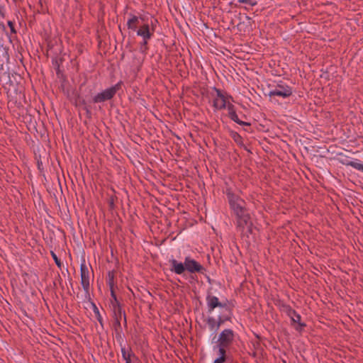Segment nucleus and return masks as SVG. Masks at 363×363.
I'll list each match as a JSON object with an SVG mask.
<instances>
[{
  "mask_svg": "<svg viewBox=\"0 0 363 363\" xmlns=\"http://www.w3.org/2000/svg\"><path fill=\"white\" fill-rule=\"evenodd\" d=\"M109 205H110V206H111V208H113V205H114V199H113V197H111V198L110 199V201H109Z\"/></svg>",
  "mask_w": 363,
  "mask_h": 363,
  "instance_id": "31",
  "label": "nucleus"
},
{
  "mask_svg": "<svg viewBox=\"0 0 363 363\" xmlns=\"http://www.w3.org/2000/svg\"><path fill=\"white\" fill-rule=\"evenodd\" d=\"M8 26H9V28H11V31L12 33H16V30H15V28H14V25H13V23L11 22V21H8Z\"/></svg>",
  "mask_w": 363,
  "mask_h": 363,
  "instance_id": "30",
  "label": "nucleus"
},
{
  "mask_svg": "<svg viewBox=\"0 0 363 363\" xmlns=\"http://www.w3.org/2000/svg\"><path fill=\"white\" fill-rule=\"evenodd\" d=\"M171 264L170 271L174 272L177 274H182L185 272V262L184 263L179 262L175 259L169 260Z\"/></svg>",
  "mask_w": 363,
  "mask_h": 363,
  "instance_id": "12",
  "label": "nucleus"
},
{
  "mask_svg": "<svg viewBox=\"0 0 363 363\" xmlns=\"http://www.w3.org/2000/svg\"><path fill=\"white\" fill-rule=\"evenodd\" d=\"M110 291H111V297L113 298V300L111 301L112 306L120 304L119 301L117 299L116 295L115 294L114 288L113 287L110 288Z\"/></svg>",
  "mask_w": 363,
  "mask_h": 363,
  "instance_id": "26",
  "label": "nucleus"
},
{
  "mask_svg": "<svg viewBox=\"0 0 363 363\" xmlns=\"http://www.w3.org/2000/svg\"><path fill=\"white\" fill-rule=\"evenodd\" d=\"M246 18L247 19V21L250 22V21L251 20V18L249 17V16H246Z\"/></svg>",
  "mask_w": 363,
  "mask_h": 363,
  "instance_id": "34",
  "label": "nucleus"
},
{
  "mask_svg": "<svg viewBox=\"0 0 363 363\" xmlns=\"http://www.w3.org/2000/svg\"><path fill=\"white\" fill-rule=\"evenodd\" d=\"M138 35L143 37V40H149L152 35L148 24H144L137 30Z\"/></svg>",
  "mask_w": 363,
  "mask_h": 363,
  "instance_id": "14",
  "label": "nucleus"
},
{
  "mask_svg": "<svg viewBox=\"0 0 363 363\" xmlns=\"http://www.w3.org/2000/svg\"><path fill=\"white\" fill-rule=\"evenodd\" d=\"M230 136L238 145L240 146L243 145L242 138L238 133L232 131L230 133Z\"/></svg>",
  "mask_w": 363,
  "mask_h": 363,
  "instance_id": "22",
  "label": "nucleus"
},
{
  "mask_svg": "<svg viewBox=\"0 0 363 363\" xmlns=\"http://www.w3.org/2000/svg\"><path fill=\"white\" fill-rule=\"evenodd\" d=\"M51 253V256L53 258L56 265L59 267V268H61L62 267V262L60 261V259L57 257V256L56 255V254L53 252V251H51L50 252Z\"/></svg>",
  "mask_w": 363,
  "mask_h": 363,
  "instance_id": "27",
  "label": "nucleus"
},
{
  "mask_svg": "<svg viewBox=\"0 0 363 363\" xmlns=\"http://www.w3.org/2000/svg\"><path fill=\"white\" fill-rule=\"evenodd\" d=\"M121 354L123 359L125 361V363H132L131 357H135V354L132 352L131 349L128 352L125 347H121Z\"/></svg>",
  "mask_w": 363,
  "mask_h": 363,
  "instance_id": "17",
  "label": "nucleus"
},
{
  "mask_svg": "<svg viewBox=\"0 0 363 363\" xmlns=\"http://www.w3.org/2000/svg\"><path fill=\"white\" fill-rule=\"evenodd\" d=\"M113 328L115 332L116 333V334L120 335V333L122 331L121 320H115V321L113 324Z\"/></svg>",
  "mask_w": 363,
  "mask_h": 363,
  "instance_id": "25",
  "label": "nucleus"
},
{
  "mask_svg": "<svg viewBox=\"0 0 363 363\" xmlns=\"http://www.w3.org/2000/svg\"><path fill=\"white\" fill-rule=\"evenodd\" d=\"M107 284L109 288H112L114 286V272L113 271H110L108 273Z\"/></svg>",
  "mask_w": 363,
  "mask_h": 363,
  "instance_id": "24",
  "label": "nucleus"
},
{
  "mask_svg": "<svg viewBox=\"0 0 363 363\" xmlns=\"http://www.w3.org/2000/svg\"><path fill=\"white\" fill-rule=\"evenodd\" d=\"M238 1L240 4H245L252 6H255L257 4V0H238Z\"/></svg>",
  "mask_w": 363,
  "mask_h": 363,
  "instance_id": "28",
  "label": "nucleus"
},
{
  "mask_svg": "<svg viewBox=\"0 0 363 363\" xmlns=\"http://www.w3.org/2000/svg\"><path fill=\"white\" fill-rule=\"evenodd\" d=\"M154 22H155V23H156V22H157V20H154V21H151V26H152V31H151V32H152V33L154 32V26H155Z\"/></svg>",
  "mask_w": 363,
  "mask_h": 363,
  "instance_id": "32",
  "label": "nucleus"
},
{
  "mask_svg": "<svg viewBox=\"0 0 363 363\" xmlns=\"http://www.w3.org/2000/svg\"><path fill=\"white\" fill-rule=\"evenodd\" d=\"M214 89L216 91L218 98L213 100V107L219 110L224 109L226 106L228 107L226 99L221 91L216 87Z\"/></svg>",
  "mask_w": 363,
  "mask_h": 363,
  "instance_id": "9",
  "label": "nucleus"
},
{
  "mask_svg": "<svg viewBox=\"0 0 363 363\" xmlns=\"http://www.w3.org/2000/svg\"><path fill=\"white\" fill-rule=\"evenodd\" d=\"M147 40H143V42L140 45V50L142 52H146V51L148 49V48H147Z\"/></svg>",
  "mask_w": 363,
  "mask_h": 363,
  "instance_id": "29",
  "label": "nucleus"
},
{
  "mask_svg": "<svg viewBox=\"0 0 363 363\" xmlns=\"http://www.w3.org/2000/svg\"><path fill=\"white\" fill-rule=\"evenodd\" d=\"M185 271L189 273H200L203 274L206 269L195 259H191L190 257H186L185 259Z\"/></svg>",
  "mask_w": 363,
  "mask_h": 363,
  "instance_id": "5",
  "label": "nucleus"
},
{
  "mask_svg": "<svg viewBox=\"0 0 363 363\" xmlns=\"http://www.w3.org/2000/svg\"><path fill=\"white\" fill-rule=\"evenodd\" d=\"M226 196L230 209L233 213L247 208L245 201L238 195L233 193L230 189H226Z\"/></svg>",
  "mask_w": 363,
  "mask_h": 363,
  "instance_id": "2",
  "label": "nucleus"
},
{
  "mask_svg": "<svg viewBox=\"0 0 363 363\" xmlns=\"http://www.w3.org/2000/svg\"><path fill=\"white\" fill-rule=\"evenodd\" d=\"M288 315L290 316L291 320L294 323H297L301 327H305L306 324L301 323V315L297 313L294 309L291 308H289L288 309Z\"/></svg>",
  "mask_w": 363,
  "mask_h": 363,
  "instance_id": "16",
  "label": "nucleus"
},
{
  "mask_svg": "<svg viewBox=\"0 0 363 363\" xmlns=\"http://www.w3.org/2000/svg\"><path fill=\"white\" fill-rule=\"evenodd\" d=\"M80 274H81V284L86 294L89 292V272L88 267L85 263V260H83L80 266Z\"/></svg>",
  "mask_w": 363,
  "mask_h": 363,
  "instance_id": "6",
  "label": "nucleus"
},
{
  "mask_svg": "<svg viewBox=\"0 0 363 363\" xmlns=\"http://www.w3.org/2000/svg\"><path fill=\"white\" fill-rule=\"evenodd\" d=\"M347 166L352 167L353 168L360 170L363 172V164H360L359 162H357L356 161H347L345 162H343Z\"/></svg>",
  "mask_w": 363,
  "mask_h": 363,
  "instance_id": "21",
  "label": "nucleus"
},
{
  "mask_svg": "<svg viewBox=\"0 0 363 363\" xmlns=\"http://www.w3.org/2000/svg\"><path fill=\"white\" fill-rule=\"evenodd\" d=\"M233 315L232 308H226L223 313L218 315L217 320V328H219L225 321H230Z\"/></svg>",
  "mask_w": 363,
  "mask_h": 363,
  "instance_id": "11",
  "label": "nucleus"
},
{
  "mask_svg": "<svg viewBox=\"0 0 363 363\" xmlns=\"http://www.w3.org/2000/svg\"><path fill=\"white\" fill-rule=\"evenodd\" d=\"M85 109L86 111L87 114H91V111L88 108H85Z\"/></svg>",
  "mask_w": 363,
  "mask_h": 363,
  "instance_id": "33",
  "label": "nucleus"
},
{
  "mask_svg": "<svg viewBox=\"0 0 363 363\" xmlns=\"http://www.w3.org/2000/svg\"><path fill=\"white\" fill-rule=\"evenodd\" d=\"M245 130H246V131H249V130L247 129V128H245Z\"/></svg>",
  "mask_w": 363,
  "mask_h": 363,
  "instance_id": "35",
  "label": "nucleus"
},
{
  "mask_svg": "<svg viewBox=\"0 0 363 363\" xmlns=\"http://www.w3.org/2000/svg\"><path fill=\"white\" fill-rule=\"evenodd\" d=\"M292 89L287 85L277 84L274 90L269 93V96H280L282 98H287L292 95Z\"/></svg>",
  "mask_w": 363,
  "mask_h": 363,
  "instance_id": "7",
  "label": "nucleus"
},
{
  "mask_svg": "<svg viewBox=\"0 0 363 363\" xmlns=\"http://www.w3.org/2000/svg\"><path fill=\"white\" fill-rule=\"evenodd\" d=\"M138 24V17L136 16H132V17L128 21L127 26L128 29L135 30Z\"/></svg>",
  "mask_w": 363,
  "mask_h": 363,
  "instance_id": "18",
  "label": "nucleus"
},
{
  "mask_svg": "<svg viewBox=\"0 0 363 363\" xmlns=\"http://www.w3.org/2000/svg\"><path fill=\"white\" fill-rule=\"evenodd\" d=\"M233 214L235 216L236 228L242 235L249 237L252 233L253 224L247 208L238 211Z\"/></svg>",
  "mask_w": 363,
  "mask_h": 363,
  "instance_id": "1",
  "label": "nucleus"
},
{
  "mask_svg": "<svg viewBox=\"0 0 363 363\" xmlns=\"http://www.w3.org/2000/svg\"><path fill=\"white\" fill-rule=\"evenodd\" d=\"M235 334L231 329H225L219 335L217 346L229 347L233 342Z\"/></svg>",
  "mask_w": 363,
  "mask_h": 363,
  "instance_id": "4",
  "label": "nucleus"
},
{
  "mask_svg": "<svg viewBox=\"0 0 363 363\" xmlns=\"http://www.w3.org/2000/svg\"><path fill=\"white\" fill-rule=\"evenodd\" d=\"M206 323L211 330L217 331L219 329L217 328V320L213 317H208Z\"/></svg>",
  "mask_w": 363,
  "mask_h": 363,
  "instance_id": "20",
  "label": "nucleus"
},
{
  "mask_svg": "<svg viewBox=\"0 0 363 363\" xmlns=\"http://www.w3.org/2000/svg\"><path fill=\"white\" fill-rule=\"evenodd\" d=\"M112 306L115 320H121L123 316L124 324L126 325V315L125 311L122 310L121 305L118 304Z\"/></svg>",
  "mask_w": 363,
  "mask_h": 363,
  "instance_id": "13",
  "label": "nucleus"
},
{
  "mask_svg": "<svg viewBox=\"0 0 363 363\" xmlns=\"http://www.w3.org/2000/svg\"><path fill=\"white\" fill-rule=\"evenodd\" d=\"M206 302L208 313H211L217 307H219L223 310L225 309L226 308L230 307L226 303L220 302L216 296H213L211 294H208V296H206Z\"/></svg>",
  "mask_w": 363,
  "mask_h": 363,
  "instance_id": "8",
  "label": "nucleus"
},
{
  "mask_svg": "<svg viewBox=\"0 0 363 363\" xmlns=\"http://www.w3.org/2000/svg\"><path fill=\"white\" fill-rule=\"evenodd\" d=\"M93 310H94V314L96 315V318L97 319V320L99 321L100 325L103 327L104 326L103 318L100 314V312H99L98 308L96 307V306L94 303H93Z\"/></svg>",
  "mask_w": 363,
  "mask_h": 363,
  "instance_id": "23",
  "label": "nucleus"
},
{
  "mask_svg": "<svg viewBox=\"0 0 363 363\" xmlns=\"http://www.w3.org/2000/svg\"><path fill=\"white\" fill-rule=\"evenodd\" d=\"M228 116L232 121H233L234 122H235L236 123H238L240 125H243V126H246V127H250L251 125V124L250 123L244 122L239 119V118L235 111V107L232 104L229 103L228 104Z\"/></svg>",
  "mask_w": 363,
  "mask_h": 363,
  "instance_id": "10",
  "label": "nucleus"
},
{
  "mask_svg": "<svg viewBox=\"0 0 363 363\" xmlns=\"http://www.w3.org/2000/svg\"><path fill=\"white\" fill-rule=\"evenodd\" d=\"M122 82H120L114 86L105 89L101 93L97 94L94 98L93 101L94 103H101L107 100L111 99L116 92L121 88Z\"/></svg>",
  "mask_w": 363,
  "mask_h": 363,
  "instance_id": "3",
  "label": "nucleus"
},
{
  "mask_svg": "<svg viewBox=\"0 0 363 363\" xmlns=\"http://www.w3.org/2000/svg\"><path fill=\"white\" fill-rule=\"evenodd\" d=\"M61 62H62L61 59L60 60H58L57 59L52 60V65H53L54 69L56 71V74H57V76L58 78L63 77V74L60 69V63Z\"/></svg>",
  "mask_w": 363,
  "mask_h": 363,
  "instance_id": "19",
  "label": "nucleus"
},
{
  "mask_svg": "<svg viewBox=\"0 0 363 363\" xmlns=\"http://www.w3.org/2000/svg\"><path fill=\"white\" fill-rule=\"evenodd\" d=\"M218 348L219 357L216 358L213 363H225L227 360L226 349L228 347L216 346L214 348Z\"/></svg>",
  "mask_w": 363,
  "mask_h": 363,
  "instance_id": "15",
  "label": "nucleus"
}]
</instances>
